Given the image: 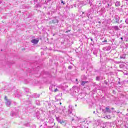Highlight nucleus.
<instances>
[{
	"instance_id": "9b49d317",
	"label": "nucleus",
	"mask_w": 128,
	"mask_h": 128,
	"mask_svg": "<svg viewBox=\"0 0 128 128\" xmlns=\"http://www.w3.org/2000/svg\"><path fill=\"white\" fill-rule=\"evenodd\" d=\"M68 68H69V70H71V69H72L71 66H69L68 67Z\"/></svg>"
},
{
	"instance_id": "f03ea898",
	"label": "nucleus",
	"mask_w": 128,
	"mask_h": 128,
	"mask_svg": "<svg viewBox=\"0 0 128 128\" xmlns=\"http://www.w3.org/2000/svg\"><path fill=\"white\" fill-rule=\"evenodd\" d=\"M60 124H62V126H66V121H60Z\"/></svg>"
},
{
	"instance_id": "dca6fc26",
	"label": "nucleus",
	"mask_w": 128,
	"mask_h": 128,
	"mask_svg": "<svg viewBox=\"0 0 128 128\" xmlns=\"http://www.w3.org/2000/svg\"><path fill=\"white\" fill-rule=\"evenodd\" d=\"M100 22H98V24H100Z\"/></svg>"
},
{
	"instance_id": "ddd939ff",
	"label": "nucleus",
	"mask_w": 128,
	"mask_h": 128,
	"mask_svg": "<svg viewBox=\"0 0 128 128\" xmlns=\"http://www.w3.org/2000/svg\"><path fill=\"white\" fill-rule=\"evenodd\" d=\"M112 108V110H114V108Z\"/></svg>"
},
{
	"instance_id": "f8f14e48",
	"label": "nucleus",
	"mask_w": 128,
	"mask_h": 128,
	"mask_svg": "<svg viewBox=\"0 0 128 128\" xmlns=\"http://www.w3.org/2000/svg\"><path fill=\"white\" fill-rule=\"evenodd\" d=\"M70 32V30H68V31H66V32Z\"/></svg>"
},
{
	"instance_id": "423d86ee",
	"label": "nucleus",
	"mask_w": 128,
	"mask_h": 128,
	"mask_svg": "<svg viewBox=\"0 0 128 128\" xmlns=\"http://www.w3.org/2000/svg\"><path fill=\"white\" fill-rule=\"evenodd\" d=\"M58 92V88H56L54 90V92Z\"/></svg>"
},
{
	"instance_id": "412c9836",
	"label": "nucleus",
	"mask_w": 128,
	"mask_h": 128,
	"mask_svg": "<svg viewBox=\"0 0 128 128\" xmlns=\"http://www.w3.org/2000/svg\"><path fill=\"white\" fill-rule=\"evenodd\" d=\"M82 14H84V12H82Z\"/></svg>"
},
{
	"instance_id": "20e7f679",
	"label": "nucleus",
	"mask_w": 128,
	"mask_h": 128,
	"mask_svg": "<svg viewBox=\"0 0 128 128\" xmlns=\"http://www.w3.org/2000/svg\"><path fill=\"white\" fill-rule=\"evenodd\" d=\"M88 81H82L81 84L82 86H84V84H88Z\"/></svg>"
},
{
	"instance_id": "6ab92c4d",
	"label": "nucleus",
	"mask_w": 128,
	"mask_h": 128,
	"mask_svg": "<svg viewBox=\"0 0 128 128\" xmlns=\"http://www.w3.org/2000/svg\"><path fill=\"white\" fill-rule=\"evenodd\" d=\"M60 104H62V102H60Z\"/></svg>"
},
{
	"instance_id": "0eeeda50",
	"label": "nucleus",
	"mask_w": 128,
	"mask_h": 128,
	"mask_svg": "<svg viewBox=\"0 0 128 128\" xmlns=\"http://www.w3.org/2000/svg\"><path fill=\"white\" fill-rule=\"evenodd\" d=\"M96 80H100V77L98 76L96 77Z\"/></svg>"
},
{
	"instance_id": "aec40b11",
	"label": "nucleus",
	"mask_w": 128,
	"mask_h": 128,
	"mask_svg": "<svg viewBox=\"0 0 128 128\" xmlns=\"http://www.w3.org/2000/svg\"><path fill=\"white\" fill-rule=\"evenodd\" d=\"M104 118H106V117H104Z\"/></svg>"
},
{
	"instance_id": "1a4fd4ad",
	"label": "nucleus",
	"mask_w": 128,
	"mask_h": 128,
	"mask_svg": "<svg viewBox=\"0 0 128 128\" xmlns=\"http://www.w3.org/2000/svg\"><path fill=\"white\" fill-rule=\"evenodd\" d=\"M102 42H108V40H104V41H102Z\"/></svg>"
},
{
	"instance_id": "6e6552de",
	"label": "nucleus",
	"mask_w": 128,
	"mask_h": 128,
	"mask_svg": "<svg viewBox=\"0 0 128 128\" xmlns=\"http://www.w3.org/2000/svg\"><path fill=\"white\" fill-rule=\"evenodd\" d=\"M4 100H8V96H5V97H4Z\"/></svg>"
},
{
	"instance_id": "2eb2a0df",
	"label": "nucleus",
	"mask_w": 128,
	"mask_h": 128,
	"mask_svg": "<svg viewBox=\"0 0 128 128\" xmlns=\"http://www.w3.org/2000/svg\"><path fill=\"white\" fill-rule=\"evenodd\" d=\"M120 40H123L122 37V38H120Z\"/></svg>"
},
{
	"instance_id": "39448f33",
	"label": "nucleus",
	"mask_w": 128,
	"mask_h": 128,
	"mask_svg": "<svg viewBox=\"0 0 128 128\" xmlns=\"http://www.w3.org/2000/svg\"><path fill=\"white\" fill-rule=\"evenodd\" d=\"M49 24H56V22H54V20H52L50 22Z\"/></svg>"
},
{
	"instance_id": "f257e3e1",
	"label": "nucleus",
	"mask_w": 128,
	"mask_h": 128,
	"mask_svg": "<svg viewBox=\"0 0 128 128\" xmlns=\"http://www.w3.org/2000/svg\"><path fill=\"white\" fill-rule=\"evenodd\" d=\"M38 42H40V40L33 39L31 40V42L34 44H38Z\"/></svg>"
},
{
	"instance_id": "a211bd4d",
	"label": "nucleus",
	"mask_w": 128,
	"mask_h": 128,
	"mask_svg": "<svg viewBox=\"0 0 128 128\" xmlns=\"http://www.w3.org/2000/svg\"><path fill=\"white\" fill-rule=\"evenodd\" d=\"M106 118H108V116H106Z\"/></svg>"
},
{
	"instance_id": "f3484780",
	"label": "nucleus",
	"mask_w": 128,
	"mask_h": 128,
	"mask_svg": "<svg viewBox=\"0 0 128 128\" xmlns=\"http://www.w3.org/2000/svg\"><path fill=\"white\" fill-rule=\"evenodd\" d=\"M76 82H78V79H76Z\"/></svg>"
},
{
	"instance_id": "7ed1b4c3",
	"label": "nucleus",
	"mask_w": 128,
	"mask_h": 128,
	"mask_svg": "<svg viewBox=\"0 0 128 128\" xmlns=\"http://www.w3.org/2000/svg\"><path fill=\"white\" fill-rule=\"evenodd\" d=\"M106 112H109V114H110L112 112V111H110V107L108 106L106 108Z\"/></svg>"
},
{
	"instance_id": "4468645a",
	"label": "nucleus",
	"mask_w": 128,
	"mask_h": 128,
	"mask_svg": "<svg viewBox=\"0 0 128 128\" xmlns=\"http://www.w3.org/2000/svg\"><path fill=\"white\" fill-rule=\"evenodd\" d=\"M91 42H92V38H90Z\"/></svg>"
},
{
	"instance_id": "9d476101",
	"label": "nucleus",
	"mask_w": 128,
	"mask_h": 128,
	"mask_svg": "<svg viewBox=\"0 0 128 128\" xmlns=\"http://www.w3.org/2000/svg\"><path fill=\"white\" fill-rule=\"evenodd\" d=\"M61 2L63 4H64V1L62 0H61Z\"/></svg>"
}]
</instances>
